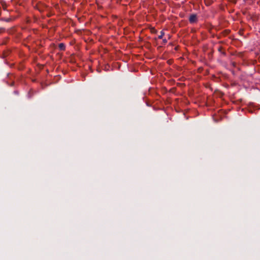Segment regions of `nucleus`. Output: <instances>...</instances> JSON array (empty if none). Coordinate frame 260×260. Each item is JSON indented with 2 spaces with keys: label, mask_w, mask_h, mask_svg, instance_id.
<instances>
[{
  "label": "nucleus",
  "mask_w": 260,
  "mask_h": 260,
  "mask_svg": "<svg viewBox=\"0 0 260 260\" xmlns=\"http://www.w3.org/2000/svg\"><path fill=\"white\" fill-rule=\"evenodd\" d=\"M164 34H165L164 32L162 31H161L160 32V34L158 37V39H162L163 36H164Z\"/></svg>",
  "instance_id": "5"
},
{
  "label": "nucleus",
  "mask_w": 260,
  "mask_h": 260,
  "mask_svg": "<svg viewBox=\"0 0 260 260\" xmlns=\"http://www.w3.org/2000/svg\"><path fill=\"white\" fill-rule=\"evenodd\" d=\"M1 20H2V21H5L6 22H10L11 20V18H1Z\"/></svg>",
  "instance_id": "4"
},
{
  "label": "nucleus",
  "mask_w": 260,
  "mask_h": 260,
  "mask_svg": "<svg viewBox=\"0 0 260 260\" xmlns=\"http://www.w3.org/2000/svg\"><path fill=\"white\" fill-rule=\"evenodd\" d=\"M197 20V16L196 15H191L189 17V21L191 23H193Z\"/></svg>",
  "instance_id": "1"
},
{
  "label": "nucleus",
  "mask_w": 260,
  "mask_h": 260,
  "mask_svg": "<svg viewBox=\"0 0 260 260\" xmlns=\"http://www.w3.org/2000/svg\"><path fill=\"white\" fill-rule=\"evenodd\" d=\"M58 47L60 50L63 51L66 49L65 45L63 43H60L58 45Z\"/></svg>",
  "instance_id": "2"
},
{
  "label": "nucleus",
  "mask_w": 260,
  "mask_h": 260,
  "mask_svg": "<svg viewBox=\"0 0 260 260\" xmlns=\"http://www.w3.org/2000/svg\"><path fill=\"white\" fill-rule=\"evenodd\" d=\"M104 69L105 71H109L110 70H112V67H111L108 64L105 65Z\"/></svg>",
  "instance_id": "3"
}]
</instances>
